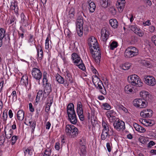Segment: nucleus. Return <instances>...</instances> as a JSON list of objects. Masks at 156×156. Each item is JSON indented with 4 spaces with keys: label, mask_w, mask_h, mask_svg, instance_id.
Returning a JSON list of instances; mask_svg holds the SVG:
<instances>
[{
    "label": "nucleus",
    "mask_w": 156,
    "mask_h": 156,
    "mask_svg": "<svg viewBox=\"0 0 156 156\" xmlns=\"http://www.w3.org/2000/svg\"><path fill=\"white\" fill-rule=\"evenodd\" d=\"M127 48H129V50L131 52H132V53H133V55L135 56H136L138 54V50L135 47H134L130 46L128 47Z\"/></svg>",
    "instance_id": "nucleus-29"
},
{
    "label": "nucleus",
    "mask_w": 156,
    "mask_h": 156,
    "mask_svg": "<svg viewBox=\"0 0 156 156\" xmlns=\"http://www.w3.org/2000/svg\"><path fill=\"white\" fill-rule=\"evenodd\" d=\"M43 94L44 93H43V91L42 90H39L37 93L36 98V102L35 103V105H37L38 104V101L40 99V98L42 96Z\"/></svg>",
    "instance_id": "nucleus-25"
},
{
    "label": "nucleus",
    "mask_w": 156,
    "mask_h": 156,
    "mask_svg": "<svg viewBox=\"0 0 156 156\" xmlns=\"http://www.w3.org/2000/svg\"><path fill=\"white\" fill-rule=\"evenodd\" d=\"M17 139V136H12L11 139L12 145H13L15 143Z\"/></svg>",
    "instance_id": "nucleus-55"
},
{
    "label": "nucleus",
    "mask_w": 156,
    "mask_h": 156,
    "mask_svg": "<svg viewBox=\"0 0 156 156\" xmlns=\"http://www.w3.org/2000/svg\"><path fill=\"white\" fill-rule=\"evenodd\" d=\"M141 63L144 65L148 67H150L151 66V65L150 61L147 59L141 61Z\"/></svg>",
    "instance_id": "nucleus-33"
},
{
    "label": "nucleus",
    "mask_w": 156,
    "mask_h": 156,
    "mask_svg": "<svg viewBox=\"0 0 156 156\" xmlns=\"http://www.w3.org/2000/svg\"><path fill=\"white\" fill-rule=\"evenodd\" d=\"M31 73L33 77L39 83L42 77L41 72L40 70L37 68H34L33 69Z\"/></svg>",
    "instance_id": "nucleus-10"
},
{
    "label": "nucleus",
    "mask_w": 156,
    "mask_h": 156,
    "mask_svg": "<svg viewBox=\"0 0 156 156\" xmlns=\"http://www.w3.org/2000/svg\"><path fill=\"white\" fill-rule=\"evenodd\" d=\"M124 90L126 93L129 94L133 91V90L129 85H127L124 88Z\"/></svg>",
    "instance_id": "nucleus-35"
},
{
    "label": "nucleus",
    "mask_w": 156,
    "mask_h": 156,
    "mask_svg": "<svg viewBox=\"0 0 156 156\" xmlns=\"http://www.w3.org/2000/svg\"><path fill=\"white\" fill-rule=\"evenodd\" d=\"M68 116L69 119L72 124H76L77 122V119L76 113L68 115Z\"/></svg>",
    "instance_id": "nucleus-17"
},
{
    "label": "nucleus",
    "mask_w": 156,
    "mask_h": 156,
    "mask_svg": "<svg viewBox=\"0 0 156 156\" xmlns=\"http://www.w3.org/2000/svg\"><path fill=\"white\" fill-rule=\"evenodd\" d=\"M51 153V150L46 149L45 151L43 156H50Z\"/></svg>",
    "instance_id": "nucleus-53"
},
{
    "label": "nucleus",
    "mask_w": 156,
    "mask_h": 156,
    "mask_svg": "<svg viewBox=\"0 0 156 156\" xmlns=\"http://www.w3.org/2000/svg\"><path fill=\"white\" fill-rule=\"evenodd\" d=\"M80 151L82 154H84L86 152L85 146L83 144H82L81 142L80 143Z\"/></svg>",
    "instance_id": "nucleus-39"
},
{
    "label": "nucleus",
    "mask_w": 156,
    "mask_h": 156,
    "mask_svg": "<svg viewBox=\"0 0 156 156\" xmlns=\"http://www.w3.org/2000/svg\"><path fill=\"white\" fill-rule=\"evenodd\" d=\"M124 1L123 0V2L122 1L121 2H118V8L121 11H122L124 7Z\"/></svg>",
    "instance_id": "nucleus-41"
},
{
    "label": "nucleus",
    "mask_w": 156,
    "mask_h": 156,
    "mask_svg": "<svg viewBox=\"0 0 156 156\" xmlns=\"http://www.w3.org/2000/svg\"><path fill=\"white\" fill-rule=\"evenodd\" d=\"M101 37H102V40L103 41H106L108 38L109 33L106 29H102L101 31Z\"/></svg>",
    "instance_id": "nucleus-15"
},
{
    "label": "nucleus",
    "mask_w": 156,
    "mask_h": 156,
    "mask_svg": "<svg viewBox=\"0 0 156 156\" xmlns=\"http://www.w3.org/2000/svg\"><path fill=\"white\" fill-rule=\"evenodd\" d=\"M68 16L71 19L74 18V14H75L74 9L73 7H71L70 9H68Z\"/></svg>",
    "instance_id": "nucleus-22"
},
{
    "label": "nucleus",
    "mask_w": 156,
    "mask_h": 156,
    "mask_svg": "<svg viewBox=\"0 0 156 156\" xmlns=\"http://www.w3.org/2000/svg\"><path fill=\"white\" fill-rule=\"evenodd\" d=\"M72 58L74 63L79 68L84 71L85 69L84 64L82 63V61L80 58L76 53H73L72 55Z\"/></svg>",
    "instance_id": "nucleus-4"
},
{
    "label": "nucleus",
    "mask_w": 156,
    "mask_h": 156,
    "mask_svg": "<svg viewBox=\"0 0 156 156\" xmlns=\"http://www.w3.org/2000/svg\"><path fill=\"white\" fill-rule=\"evenodd\" d=\"M52 103V101L50 100V103L48 102L47 103L45 109V111L48 113L50 110V107Z\"/></svg>",
    "instance_id": "nucleus-43"
},
{
    "label": "nucleus",
    "mask_w": 156,
    "mask_h": 156,
    "mask_svg": "<svg viewBox=\"0 0 156 156\" xmlns=\"http://www.w3.org/2000/svg\"><path fill=\"white\" fill-rule=\"evenodd\" d=\"M100 3L101 6L105 8L108 6V0H100Z\"/></svg>",
    "instance_id": "nucleus-31"
},
{
    "label": "nucleus",
    "mask_w": 156,
    "mask_h": 156,
    "mask_svg": "<svg viewBox=\"0 0 156 156\" xmlns=\"http://www.w3.org/2000/svg\"><path fill=\"white\" fill-rule=\"evenodd\" d=\"M21 18L22 22L23 23V24L25 23V21L27 20V18L25 16L24 14L23 13H21Z\"/></svg>",
    "instance_id": "nucleus-54"
},
{
    "label": "nucleus",
    "mask_w": 156,
    "mask_h": 156,
    "mask_svg": "<svg viewBox=\"0 0 156 156\" xmlns=\"http://www.w3.org/2000/svg\"><path fill=\"white\" fill-rule=\"evenodd\" d=\"M132 52L129 50V48H127L124 52V56L125 57L127 58H130L135 56L133 55Z\"/></svg>",
    "instance_id": "nucleus-23"
},
{
    "label": "nucleus",
    "mask_w": 156,
    "mask_h": 156,
    "mask_svg": "<svg viewBox=\"0 0 156 156\" xmlns=\"http://www.w3.org/2000/svg\"><path fill=\"white\" fill-rule=\"evenodd\" d=\"M66 78L69 82L71 83H73V79L72 76L71 74L69 73H67Z\"/></svg>",
    "instance_id": "nucleus-40"
},
{
    "label": "nucleus",
    "mask_w": 156,
    "mask_h": 156,
    "mask_svg": "<svg viewBox=\"0 0 156 156\" xmlns=\"http://www.w3.org/2000/svg\"><path fill=\"white\" fill-rule=\"evenodd\" d=\"M144 2L147 5V7L148 5L149 7H150L152 4L150 0H144Z\"/></svg>",
    "instance_id": "nucleus-57"
},
{
    "label": "nucleus",
    "mask_w": 156,
    "mask_h": 156,
    "mask_svg": "<svg viewBox=\"0 0 156 156\" xmlns=\"http://www.w3.org/2000/svg\"><path fill=\"white\" fill-rule=\"evenodd\" d=\"M5 30L3 28H1L0 29V38L3 39L5 35Z\"/></svg>",
    "instance_id": "nucleus-44"
},
{
    "label": "nucleus",
    "mask_w": 156,
    "mask_h": 156,
    "mask_svg": "<svg viewBox=\"0 0 156 156\" xmlns=\"http://www.w3.org/2000/svg\"><path fill=\"white\" fill-rule=\"evenodd\" d=\"M88 43L90 48H94L99 47L97 40L94 37H91L89 38Z\"/></svg>",
    "instance_id": "nucleus-12"
},
{
    "label": "nucleus",
    "mask_w": 156,
    "mask_h": 156,
    "mask_svg": "<svg viewBox=\"0 0 156 156\" xmlns=\"http://www.w3.org/2000/svg\"><path fill=\"white\" fill-rule=\"evenodd\" d=\"M37 81L36 80H31L30 83V87H32L33 88H35L37 85L36 82Z\"/></svg>",
    "instance_id": "nucleus-49"
},
{
    "label": "nucleus",
    "mask_w": 156,
    "mask_h": 156,
    "mask_svg": "<svg viewBox=\"0 0 156 156\" xmlns=\"http://www.w3.org/2000/svg\"><path fill=\"white\" fill-rule=\"evenodd\" d=\"M88 2L89 6V9L90 12H93L95 11L96 9V5L95 3L91 2V0H90Z\"/></svg>",
    "instance_id": "nucleus-19"
},
{
    "label": "nucleus",
    "mask_w": 156,
    "mask_h": 156,
    "mask_svg": "<svg viewBox=\"0 0 156 156\" xmlns=\"http://www.w3.org/2000/svg\"><path fill=\"white\" fill-rule=\"evenodd\" d=\"M127 80L129 83L133 86L137 87H140L143 83L138 76L136 74L131 75L128 77Z\"/></svg>",
    "instance_id": "nucleus-3"
},
{
    "label": "nucleus",
    "mask_w": 156,
    "mask_h": 156,
    "mask_svg": "<svg viewBox=\"0 0 156 156\" xmlns=\"http://www.w3.org/2000/svg\"><path fill=\"white\" fill-rule=\"evenodd\" d=\"M10 7V9L12 10H14L15 12H18V7L17 2L16 1H14V2H12L11 3Z\"/></svg>",
    "instance_id": "nucleus-18"
},
{
    "label": "nucleus",
    "mask_w": 156,
    "mask_h": 156,
    "mask_svg": "<svg viewBox=\"0 0 156 156\" xmlns=\"http://www.w3.org/2000/svg\"><path fill=\"white\" fill-rule=\"evenodd\" d=\"M49 39L48 37L46 40L45 43V47L46 49H50L51 48V45H49Z\"/></svg>",
    "instance_id": "nucleus-42"
},
{
    "label": "nucleus",
    "mask_w": 156,
    "mask_h": 156,
    "mask_svg": "<svg viewBox=\"0 0 156 156\" xmlns=\"http://www.w3.org/2000/svg\"><path fill=\"white\" fill-rule=\"evenodd\" d=\"M83 17L79 16L78 17L76 23V30L79 36H81L83 34Z\"/></svg>",
    "instance_id": "nucleus-7"
},
{
    "label": "nucleus",
    "mask_w": 156,
    "mask_h": 156,
    "mask_svg": "<svg viewBox=\"0 0 156 156\" xmlns=\"http://www.w3.org/2000/svg\"><path fill=\"white\" fill-rule=\"evenodd\" d=\"M82 105L80 102H79L77 104V112L83 111Z\"/></svg>",
    "instance_id": "nucleus-46"
},
{
    "label": "nucleus",
    "mask_w": 156,
    "mask_h": 156,
    "mask_svg": "<svg viewBox=\"0 0 156 156\" xmlns=\"http://www.w3.org/2000/svg\"><path fill=\"white\" fill-rule=\"evenodd\" d=\"M144 80L148 85L154 86L156 84L155 78L152 76H147L144 77Z\"/></svg>",
    "instance_id": "nucleus-11"
},
{
    "label": "nucleus",
    "mask_w": 156,
    "mask_h": 156,
    "mask_svg": "<svg viewBox=\"0 0 156 156\" xmlns=\"http://www.w3.org/2000/svg\"><path fill=\"white\" fill-rule=\"evenodd\" d=\"M29 123L30 124V127L32 129L31 132L32 133L34 131V129L35 127L36 124V122L34 120L29 121Z\"/></svg>",
    "instance_id": "nucleus-36"
},
{
    "label": "nucleus",
    "mask_w": 156,
    "mask_h": 156,
    "mask_svg": "<svg viewBox=\"0 0 156 156\" xmlns=\"http://www.w3.org/2000/svg\"><path fill=\"white\" fill-rule=\"evenodd\" d=\"M67 115L75 113L74 108V105L73 103H70L68 104L67 107Z\"/></svg>",
    "instance_id": "nucleus-16"
},
{
    "label": "nucleus",
    "mask_w": 156,
    "mask_h": 156,
    "mask_svg": "<svg viewBox=\"0 0 156 156\" xmlns=\"http://www.w3.org/2000/svg\"><path fill=\"white\" fill-rule=\"evenodd\" d=\"M77 113L80 120L81 121H83L84 119V116L83 115V111L77 112Z\"/></svg>",
    "instance_id": "nucleus-50"
},
{
    "label": "nucleus",
    "mask_w": 156,
    "mask_h": 156,
    "mask_svg": "<svg viewBox=\"0 0 156 156\" xmlns=\"http://www.w3.org/2000/svg\"><path fill=\"white\" fill-rule=\"evenodd\" d=\"M65 131L68 135H71L73 137H75L78 134V129L72 125H67L66 127Z\"/></svg>",
    "instance_id": "nucleus-5"
},
{
    "label": "nucleus",
    "mask_w": 156,
    "mask_h": 156,
    "mask_svg": "<svg viewBox=\"0 0 156 156\" xmlns=\"http://www.w3.org/2000/svg\"><path fill=\"white\" fill-rule=\"evenodd\" d=\"M133 126L134 127V128H135V129L136 131H138L140 128L141 126L138 124L137 123H134L133 124Z\"/></svg>",
    "instance_id": "nucleus-56"
},
{
    "label": "nucleus",
    "mask_w": 156,
    "mask_h": 156,
    "mask_svg": "<svg viewBox=\"0 0 156 156\" xmlns=\"http://www.w3.org/2000/svg\"><path fill=\"white\" fill-rule=\"evenodd\" d=\"M90 52L92 54V56L97 64H99L100 63L101 58V51L99 47L98 48H91Z\"/></svg>",
    "instance_id": "nucleus-6"
},
{
    "label": "nucleus",
    "mask_w": 156,
    "mask_h": 156,
    "mask_svg": "<svg viewBox=\"0 0 156 156\" xmlns=\"http://www.w3.org/2000/svg\"><path fill=\"white\" fill-rule=\"evenodd\" d=\"M106 147L108 151L110 152L111 151V147L110 144L109 143H107L106 144Z\"/></svg>",
    "instance_id": "nucleus-63"
},
{
    "label": "nucleus",
    "mask_w": 156,
    "mask_h": 156,
    "mask_svg": "<svg viewBox=\"0 0 156 156\" xmlns=\"http://www.w3.org/2000/svg\"><path fill=\"white\" fill-rule=\"evenodd\" d=\"M109 23L113 28L115 29L117 28L118 26V22L115 19H111L109 20Z\"/></svg>",
    "instance_id": "nucleus-21"
},
{
    "label": "nucleus",
    "mask_w": 156,
    "mask_h": 156,
    "mask_svg": "<svg viewBox=\"0 0 156 156\" xmlns=\"http://www.w3.org/2000/svg\"><path fill=\"white\" fill-rule=\"evenodd\" d=\"M20 83L21 84L24 85L27 87L28 85V77L27 76H23L21 79Z\"/></svg>",
    "instance_id": "nucleus-26"
},
{
    "label": "nucleus",
    "mask_w": 156,
    "mask_h": 156,
    "mask_svg": "<svg viewBox=\"0 0 156 156\" xmlns=\"http://www.w3.org/2000/svg\"><path fill=\"white\" fill-rule=\"evenodd\" d=\"M132 28L133 30L134 31V33L139 35V37H142L143 35L144 34L143 32H142V30L140 29L134 27L133 26L132 27Z\"/></svg>",
    "instance_id": "nucleus-20"
},
{
    "label": "nucleus",
    "mask_w": 156,
    "mask_h": 156,
    "mask_svg": "<svg viewBox=\"0 0 156 156\" xmlns=\"http://www.w3.org/2000/svg\"><path fill=\"white\" fill-rule=\"evenodd\" d=\"M133 104L136 107L144 108L147 106V102L142 99H136L133 100Z\"/></svg>",
    "instance_id": "nucleus-8"
},
{
    "label": "nucleus",
    "mask_w": 156,
    "mask_h": 156,
    "mask_svg": "<svg viewBox=\"0 0 156 156\" xmlns=\"http://www.w3.org/2000/svg\"><path fill=\"white\" fill-rule=\"evenodd\" d=\"M29 110L30 112H33L34 111V109L32 106V103H30L29 104Z\"/></svg>",
    "instance_id": "nucleus-61"
},
{
    "label": "nucleus",
    "mask_w": 156,
    "mask_h": 156,
    "mask_svg": "<svg viewBox=\"0 0 156 156\" xmlns=\"http://www.w3.org/2000/svg\"><path fill=\"white\" fill-rule=\"evenodd\" d=\"M24 113L23 110H20L17 112V115L18 119L20 121H22L24 118Z\"/></svg>",
    "instance_id": "nucleus-24"
},
{
    "label": "nucleus",
    "mask_w": 156,
    "mask_h": 156,
    "mask_svg": "<svg viewBox=\"0 0 156 156\" xmlns=\"http://www.w3.org/2000/svg\"><path fill=\"white\" fill-rule=\"evenodd\" d=\"M5 136L4 134H3L0 136V145L3 144L5 142Z\"/></svg>",
    "instance_id": "nucleus-52"
},
{
    "label": "nucleus",
    "mask_w": 156,
    "mask_h": 156,
    "mask_svg": "<svg viewBox=\"0 0 156 156\" xmlns=\"http://www.w3.org/2000/svg\"><path fill=\"white\" fill-rule=\"evenodd\" d=\"M140 97L142 98L141 99L143 100H145L146 101L149 100V97L150 95L148 92L143 91L140 92Z\"/></svg>",
    "instance_id": "nucleus-14"
},
{
    "label": "nucleus",
    "mask_w": 156,
    "mask_h": 156,
    "mask_svg": "<svg viewBox=\"0 0 156 156\" xmlns=\"http://www.w3.org/2000/svg\"><path fill=\"white\" fill-rule=\"evenodd\" d=\"M131 66V64L129 63H126L122 64L121 66L122 68L124 70H127L129 69Z\"/></svg>",
    "instance_id": "nucleus-34"
},
{
    "label": "nucleus",
    "mask_w": 156,
    "mask_h": 156,
    "mask_svg": "<svg viewBox=\"0 0 156 156\" xmlns=\"http://www.w3.org/2000/svg\"><path fill=\"white\" fill-rule=\"evenodd\" d=\"M2 118L3 121L5 122L7 118V114L6 112L5 113L4 112L3 114Z\"/></svg>",
    "instance_id": "nucleus-58"
},
{
    "label": "nucleus",
    "mask_w": 156,
    "mask_h": 156,
    "mask_svg": "<svg viewBox=\"0 0 156 156\" xmlns=\"http://www.w3.org/2000/svg\"><path fill=\"white\" fill-rule=\"evenodd\" d=\"M115 112L112 110L107 111L106 113V114L108 118H112L113 119L115 118Z\"/></svg>",
    "instance_id": "nucleus-27"
},
{
    "label": "nucleus",
    "mask_w": 156,
    "mask_h": 156,
    "mask_svg": "<svg viewBox=\"0 0 156 156\" xmlns=\"http://www.w3.org/2000/svg\"><path fill=\"white\" fill-rule=\"evenodd\" d=\"M102 126L104 128L102 131H109V128L107 126V124L105 122H102Z\"/></svg>",
    "instance_id": "nucleus-47"
},
{
    "label": "nucleus",
    "mask_w": 156,
    "mask_h": 156,
    "mask_svg": "<svg viewBox=\"0 0 156 156\" xmlns=\"http://www.w3.org/2000/svg\"><path fill=\"white\" fill-rule=\"evenodd\" d=\"M114 128L118 131L124 130L125 128V123L122 121L118 119L115 121L113 123Z\"/></svg>",
    "instance_id": "nucleus-9"
},
{
    "label": "nucleus",
    "mask_w": 156,
    "mask_h": 156,
    "mask_svg": "<svg viewBox=\"0 0 156 156\" xmlns=\"http://www.w3.org/2000/svg\"><path fill=\"white\" fill-rule=\"evenodd\" d=\"M102 105L103 106V108L104 109L107 110H109L111 108L110 106L107 103H103Z\"/></svg>",
    "instance_id": "nucleus-51"
},
{
    "label": "nucleus",
    "mask_w": 156,
    "mask_h": 156,
    "mask_svg": "<svg viewBox=\"0 0 156 156\" xmlns=\"http://www.w3.org/2000/svg\"><path fill=\"white\" fill-rule=\"evenodd\" d=\"M152 40L154 42L155 45L156 46V36L154 35L152 37Z\"/></svg>",
    "instance_id": "nucleus-64"
},
{
    "label": "nucleus",
    "mask_w": 156,
    "mask_h": 156,
    "mask_svg": "<svg viewBox=\"0 0 156 156\" xmlns=\"http://www.w3.org/2000/svg\"><path fill=\"white\" fill-rule=\"evenodd\" d=\"M110 12L113 15L115 14L116 13V10L114 8H112L109 9Z\"/></svg>",
    "instance_id": "nucleus-62"
},
{
    "label": "nucleus",
    "mask_w": 156,
    "mask_h": 156,
    "mask_svg": "<svg viewBox=\"0 0 156 156\" xmlns=\"http://www.w3.org/2000/svg\"><path fill=\"white\" fill-rule=\"evenodd\" d=\"M47 75L46 72H44L43 74V83L44 85L45 84V86L44 90L43 99H45L51 92V85L50 83L48 82Z\"/></svg>",
    "instance_id": "nucleus-1"
},
{
    "label": "nucleus",
    "mask_w": 156,
    "mask_h": 156,
    "mask_svg": "<svg viewBox=\"0 0 156 156\" xmlns=\"http://www.w3.org/2000/svg\"><path fill=\"white\" fill-rule=\"evenodd\" d=\"M33 150L30 148H28L24 152L25 155H26L27 153L28 154L30 155H31L32 154Z\"/></svg>",
    "instance_id": "nucleus-45"
},
{
    "label": "nucleus",
    "mask_w": 156,
    "mask_h": 156,
    "mask_svg": "<svg viewBox=\"0 0 156 156\" xmlns=\"http://www.w3.org/2000/svg\"><path fill=\"white\" fill-rule=\"evenodd\" d=\"M155 144V143L153 141H151L148 144V147L151 148V146L154 145Z\"/></svg>",
    "instance_id": "nucleus-60"
},
{
    "label": "nucleus",
    "mask_w": 156,
    "mask_h": 156,
    "mask_svg": "<svg viewBox=\"0 0 156 156\" xmlns=\"http://www.w3.org/2000/svg\"><path fill=\"white\" fill-rule=\"evenodd\" d=\"M94 77L95 79L92 77V80L94 84L97 89L100 90V92L102 94H106V92L102 81L97 76H95Z\"/></svg>",
    "instance_id": "nucleus-2"
},
{
    "label": "nucleus",
    "mask_w": 156,
    "mask_h": 156,
    "mask_svg": "<svg viewBox=\"0 0 156 156\" xmlns=\"http://www.w3.org/2000/svg\"><path fill=\"white\" fill-rule=\"evenodd\" d=\"M153 113V111L150 109H147V110H144L141 112L140 115L143 118H148L151 117Z\"/></svg>",
    "instance_id": "nucleus-13"
},
{
    "label": "nucleus",
    "mask_w": 156,
    "mask_h": 156,
    "mask_svg": "<svg viewBox=\"0 0 156 156\" xmlns=\"http://www.w3.org/2000/svg\"><path fill=\"white\" fill-rule=\"evenodd\" d=\"M109 131H102V133L101 135V138L102 140H105L107 137L108 136L109 137L110 135L108 134Z\"/></svg>",
    "instance_id": "nucleus-30"
},
{
    "label": "nucleus",
    "mask_w": 156,
    "mask_h": 156,
    "mask_svg": "<svg viewBox=\"0 0 156 156\" xmlns=\"http://www.w3.org/2000/svg\"><path fill=\"white\" fill-rule=\"evenodd\" d=\"M155 27L153 26H151L149 27V30L151 33H153L154 31Z\"/></svg>",
    "instance_id": "nucleus-59"
},
{
    "label": "nucleus",
    "mask_w": 156,
    "mask_h": 156,
    "mask_svg": "<svg viewBox=\"0 0 156 156\" xmlns=\"http://www.w3.org/2000/svg\"><path fill=\"white\" fill-rule=\"evenodd\" d=\"M56 77V79L57 81L59 83L63 84L64 82V79L60 75L58 74Z\"/></svg>",
    "instance_id": "nucleus-32"
},
{
    "label": "nucleus",
    "mask_w": 156,
    "mask_h": 156,
    "mask_svg": "<svg viewBox=\"0 0 156 156\" xmlns=\"http://www.w3.org/2000/svg\"><path fill=\"white\" fill-rule=\"evenodd\" d=\"M40 47L41 49L39 50V48H37V55L38 58L40 60L42 59L43 56V52L42 48L41 46Z\"/></svg>",
    "instance_id": "nucleus-28"
},
{
    "label": "nucleus",
    "mask_w": 156,
    "mask_h": 156,
    "mask_svg": "<svg viewBox=\"0 0 156 156\" xmlns=\"http://www.w3.org/2000/svg\"><path fill=\"white\" fill-rule=\"evenodd\" d=\"M5 132L6 138L8 139H9L11 137L13 133V131L12 129H10L7 133H6L5 130Z\"/></svg>",
    "instance_id": "nucleus-38"
},
{
    "label": "nucleus",
    "mask_w": 156,
    "mask_h": 156,
    "mask_svg": "<svg viewBox=\"0 0 156 156\" xmlns=\"http://www.w3.org/2000/svg\"><path fill=\"white\" fill-rule=\"evenodd\" d=\"M118 44L117 42L115 41H112L110 44V49L111 50H113L118 46Z\"/></svg>",
    "instance_id": "nucleus-37"
},
{
    "label": "nucleus",
    "mask_w": 156,
    "mask_h": 156,
    "mask_svg": "<svg viewBox=\"0 0 156 156\" xmlns=\"http://www.w3.org/2000/svg\"><path fill=\"white\" fill-rule=\"evenodd\" d=\"M138 38L134 36H132L131 38V42L133 44L135 43L138 42Z\"/></svg>",
    "instance_id": "nucleus-48"
}]
</instances>
